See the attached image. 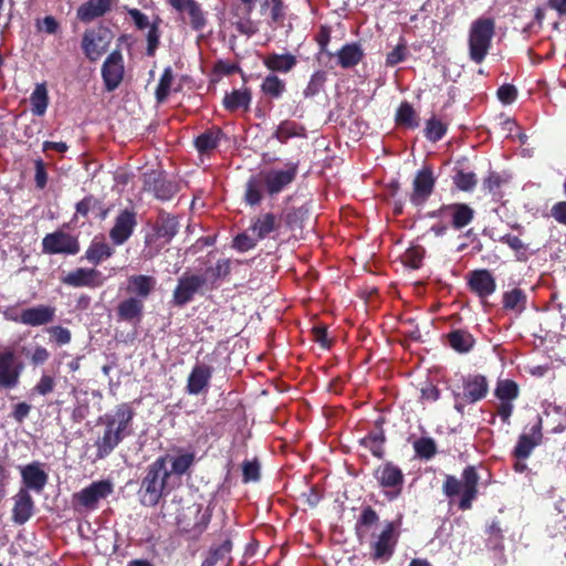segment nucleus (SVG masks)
I'll list each match as a JSON object with an SVG mask.
<instances>
[{
	"instance_id": "42",
	"label": "nucleus",
	"mask_w": 566,
	"mask_h": 566,
	"mask_svg": "<svg viewBox=\"0 0 566 566\" xmlns=\"http://www.w3.org/2000/svg\"><path fill=\"white\" fill-rule=\"evenodd\" d=\"M525 304V294L518 290L514 289L504 294V305L506 308L514 311H522Z\"/></svg>"
},
{
	"instance_id": "59",
	"label": "nucleus",
	"mask_w": 566,
	"mask_h": 566,
	"mask_svg": "<svg viewBox=\"0 0 566 566\" xmlns=\"http://www.w3.org/2000/svg\"><path fill=\"white\" fill-rule=\"evenodd\" d=\"M444 491L448 495H454L462 492V483L453 476H448L444 483Z\"/></svg>"
},
{
	"instance_id": "38",
	"label": "nucleus",
	"mask_w": 566,
	"mask_h": 566,
	"mask_svg": "<svg viewBox=\"0 0 566 566\" xmlns=\"http://www.w3.org/2000/svg\"><path fill=\"white\" fill-rule=\"evenodd\" d=\"M379 481L385 486L398 485L402 481L401 471L396 467L385 465L379 471Z\"/></svg>"
},
{
	"instance_id": "52",
	"label": "nucleus",
	"mask_w": 566,
	"mask_h": 566,
	"mask_svg": "<svg viewBox=\"0 0 566 566\" xmlns=\"http://www.w3.org/2000/svg\"><path fill=\"white\" fill-rule=\"evenodd\" d=\"M86 395V392H76L75 395L77 406L74 408L73 417L77 421L83 420L87 416Z\"/></svg>"
},
{
	"instance_id": "35",
	"label": "nucleus",
	"mask_w": 566,
	"mask_h": 566,
	"mask_svg": "<svg viewBox=\"0 0 566 566\" xmlns=\"http://www.w3.org/2000/svg\"><path fill=\"white\" fill-rule=\"evenodd\" d=\"M143 303L136 298H128L122 302L118 306V315L123 319L130 321L140 315Z\"/></svg>"
},
{
	"instance_id": "50",
	"label": "nucleus",
	"mask_w": 566,
	"mask_h": 566,
	"mask_svg": "<svg viewBox=\"0 0 566 566\" xmlns=\"http://www.w3.org/2000/svg\"><path fill=\"white\" fill-rule=\"evenodd\" d=\"M258 239L256 237L253 235V233L250 235V234H239L235 239H234V248L238 249L239 251H248L252 248L255 247V243H256Z\"/></svg>"
},
{
	"instance_id": "30",
	"label": "nucleus",
	"mask_w": 566,
	"mask_h": 566,
	"mask_svg": "<svg viewBox=\"0 0 566 566\" xmlns=\"http://www.w3.org/2000/svg\"><path fill=\"white\" fill-rule=\"evenodd\" d=\"M275 229V218L273 214L266 213L256 219L251 227V231L258 240L265 238Z\"/></svg>"
},
{
	"instance_id": "19",
	"label": "nucleus",
	"mask_w": 566,
	"mask_h": 566,
	"mask_svg": "<svg viewBox=\"0 0 566 566\" xmlns=\"http://www.w3.org/2000/svg\"><path fill=\"white\" fill-rule=\"evenodd\" d=\"M203 282L205 280L202 277L196 275L180 279L174 293L175 302L179 305L187 303L200 289Z\"/></svg>"
},
{
	"instance_id": "2",
	"label": "nucleus",
	"mask_w": 566,
	"mask_h": 566,
	"mask_svg": "<svg viewBox=\"0 0 566 566\" xmlns=\"http://www.w3.org/2000/svg\"><path fill=\"white\" fill-rule=\"evenodd\" d=\"M171 473L166 465V459H158L148 469L140 489L142 503L154 506L169 489Z\"/></svg>"
},
{
	"instance_id": "9",
	"label": "nucleus",
	"mask_w": 566,
	"mask_h": 566,
	"mask_svg": "<svg viewBox=\"0 0 566 566\" xmlns=\"http://www.w3.org/2000/svg\"><path fill=\"white\" fill-rule=\"evenodd\" d=\"M113 492V485L108 481H98L75 494L78 503L87 509H94L98 501L107 497Z\"/></svg>"
},
{
	"instance_id": "14",
	"label": "nucleus",
	"mask_w": 566,
	"mask_h": 566,
	"mask_svg": "<svg viewBox=\"0 0 566 566\" xmlns=\"http://www.w3.org/2000/svg\"><path fill=\"white\" fill-rule=\"evenodd\" d=\"M55 308L40 305L24 310L21 313L20 322L24 325L40 326L53 321Z\"/></svg>"
},
{
	"instance_id": "41",
	"label": "nucleus",
	"mask_w": 566,
	"mask_h": 566,
	"mask_svg": "<svg viewBox=\"0 0 566 566\" xmlns=\"http://www.w3.org/2000/svg\"><path fill=\"white\" fill-rule=\"evenodd\" d=\"M518 389L515 382L503 380L497 384L495 395L500 400L512 401L517 397Z\"/></svg>"
},
{
	"instance_id": "32",
	"label": "nucleus",
	"mask_w": 566,
	"mask_h": 566,
	"mask_svg": "<svg viewBox=\"0 0 566 566\" xmlns=\"http://www.w3.org/2000/svg\"><path fill=\"white\" fill-rule=\"evenodd\" d=\"M222 136L220 129L206 132L196 139V147L200 153L214 149Z\"/></svg>"
},
{
	"instance_id": "45",
	"label": "nucleus",
	"mask_w": 566,
	"mask_h": 566,
	"mask_svg": "<svg viewBox=\"0 0 566 566\" xmlns=\"http://www.w3.org/2000/svg\"><path fill=\"white\" fill-rule=\"evenodd\" d=\"M178 231V221L174 217L161 219L157 233L159 237L170 240Z\"/></svg>"
},
{
	"instance_id": "61",
	"label": "nucleus",
	"mask_w": 566,
	"mask_h": 566,
	"mask_svg": "<svg viewBox=\"0 0 566 566\" xmlns=\"http://www.w3.org/2000/svg\"><path fill=\"white\" fill-rule=\"evenodd\" d=\"M502 241L517 253H521L522 251L525 250L524 243L521 241L520 238L515 235H505L502 238Z\"/></svg>"
},
{
	"instance_id": "20",
	"label": "nucleus",
	"mask_w": 566,
	"mask_h": 566,
	"mask_svg": "<svg viewBox=\"0 0 566 566\" xmlns=\"http://www.w3.org/2000/svg\"><path fill=\"white\" fill-rule=\"evenodd\" d=\"M542 421L538 422L531 429L530 434H522L515 447V455L520 459H526L532 453L533 449L539 443L542 439Z\"/></svg>"
},
{
	"instance_id": "7",
	"label": "nucleus",
	"mask_w": 566,
	"mask_h": 566,
	"mask_svg": "<svg viewBox=\"0 0 566 566\" xmlns=\"http://www.w3.org/2000/svg\"><path fill=\"white\" fill-rule=\"evenodd\" d=\"M102 75L107 91H114L124 76L123 55L118 51L112 52L102 67Z\"/></svg>"
},
{
	"instance_id": "16",
	"label": "nucleus",
	"mask_w": 566,
	"mask_h": 566,
	"mask_svg": "<svg viewBox=\"0 0 566 566\" xmlns=\"http://www.w3.org/2000/svg\"><path fill=\"white\" fill-rule=\"evenodd\" d=\"M113 0H87L77 9V18L83 22H91L111 10Z\"/></svg>"
},
{
	"instance_id": "22",
	"label": "nucleus",
	"mask_w": 566,
	"mask_h": 566,
	"mask_svg": "<svg viewBox=\"0 0 566 566\" xmlns=\"http://www.w3.org/2000/svg\"><path fill=\"white\" fill-rule=\"evenodd\" d=\"M33 513V501L27 490H20L14 496L13 521L24 524Z\"/></svg>"
},
{
	"instance_id": "31",
	"label": "nucleus",
	"mask_w": 566,
	"mask_h": 566,
	"mask_svg": "<svg viewBox=\"0 0 566 566\" xmlns=\"http://www.w3.org/2000/svg\"><path fill=\"white\" fill-rule=\"evenodd\" d=\"M165 459L166 464H170L171 469L169 472L171 473V479H174V475L184 474L193 462V455L191 453H184L177 457H168Z\"/></svg>"
},
{
	"instance_id": "10",
	"label": "nucleus",
	"mask_w": 566,
	"mask_h": 566,
	"mask_svg": "<svg viewBox=\"0 0 566 566\" xmlns=\"http://www.w3.org/2000/svg\"><path fill=\"white\" fill-rule=\"evenodd\" d=\"M145 189L154 192V195L161 200L170 199L177 192V186L167 181L161 172L150 171L145 174Z\"/></svg>"
},
{
	"instance_id": "3",
	"label": "nucleus",
	"mask_w": 566,
	"mask_h": 566,
	"mask_svg": "<svg viewBox=\"0 0 566 566\" xmlns=\"http://www.w3.org/2000/svg\"><path fill=\"white\" fill-rule=\"evenodd\" d=\"M494 22L491 19H479L472 23L469 34L470 56L476 63L485 57L492 36Z\"/></svg>"
},
{
	"instance_id": "11",
	"label": "nucleus",
	"mask_w": 566,
	"mask_h": 566,
	"mask_svg": "<svg viewBox=\"0 0 566 566\" xmlns=\"http://www.w3.org/2000/svg\"><path fill=\"white\" fill-rule=\"evenodd\" d=\"M20 369L12 352L0 354V387L13 388L18 384Z\"/></svg>"
},
{
	"instance_id": "5",
	"label": "nucleus",
	"mask_w": 566,
	"mask_h": 566,
	"mask_svg": "<svg viewBox=\"0 0 566 566\" xmlns=\"http://www.w3.org/2000/svg\"><path fill=\"white\" fill-rule=\"evenodd\" d=\"M210 514L207 509L199 504H192L185 509L179 516V525L186 532L200 534L207 527Z\"/></svg>"
},
{
	"instance_id": "63",
	"label": "nucleus",
	"mask_w": 566,
	"mask_h": 566,
	"mask_svg": "<svg viewBox=\"0 0 566 566\" xmlns=\"http://www.w3.org/2000/svg\"><path fill=\"white\" fill-rule=\"evenodd\" d=\"M30 358L34 364H43L49 358V352L41 346H36L30 354Z\"/></svg>"
},
{
	"instance_id": "6",
	"label": "nucleus",
	"mask_w": 566,
	"mask_h": 566,
	"mask_svg": "<svg viewBox=\"0 0 566 566\" xmlns=\"http://www.w3.org/2000/svg\"><path fill=\"white\" fill-rule=\"evenodd\" d=\"M42 244L43 251L50 254H75L80 250L77 241L70 234L61 231L46 234Z\"/></svg>"
},
{
	"instance_id": "26",
	"label": "nucleus",
	"mask_w": 566,
	"mask_h": 566,
	"mask_svg": "<svg viewBox=\"0 0 566 566\" xmlns=\"http://www.w3.org/2000/svg\"><path fill=\"white\" fill-rule=\"evenodd\" d=\"M251 102V95L248 90H235L231 94L226 95L223 104L227 109L235 111L239 108L247 109Z\"/></svg>"
},
{
	"instance_id": "64",
	"label": "nucleus",
	"mask_w": 566,
	"mask_h": 566,
	"mask_svg": "<svg viewBox=\"0 0 566 566\" xmlns=\"http://www.w3.org/2000/svg\"><path fill=\"white\" fill-rule=\"evenodd\" d=\"M553 217L559 221L566 223V202H558L552 208Z\"/></svg>"
},
{
	"instance_id": "46",
	"label": "nucleus",
	"mask_w": 566,
	"mask_h": 566,
	"mask_svg": "<svg viewBox=\"0 0 566 566\" xmlns=\"http://www.w3.org/2000/svg\"><path fill=\"white\" fill-rule=\"evenodd\" d=\"M186 12H188L190 17V23L193 29L199 30L203 28L206 24V19L200 6L196 1L190 2V6Z\"/></svg>"
},
{
	"instance_id": "56",
	"label": "nucleus",
	"mask_w": 566,
	"mask_h": 566,
	"mask_svg": "<svg viewBox=\"0 0 566 566\" xmlns=\"http://www.w3.org/2000/svg\"><path fill=\"white\" fill-rule=\"evenodd\" d=\"M323 83H324V74L319 73V72L315 73L312 76V78L307 85V88L305 90V94L306 95L316 94L318 92V90L322 87Z\"/></svg>"
},
{
	"instance_id": "1",
	"label": "nucleus",
	"mask_w": 566,
	"mask_h": 566,
	"mask_svg": "<svg viewBox=\"0 0 566 566\" xmlns=\"http://www.w3.org/2000/svg\"><path fill=\"white\" fill-rule=\"evenodd\" d=\"M132 419L133 411L125 405L119 406L113 413L104 416L102 421L106 428L102 438L96 442L97 458H105L124 439Z\"/></svg>"
},
{
	"instance_id": "49",
	"label": "nucleus",
	"mask_w": 566,
	"mask_h": 566,
	"mask_svg": "<svg viewBox=\"0 0 566 566\" xmlns=\"http://www.w3.org/2000/svg\"><path fill=\"white\" fill-rule=\"evenodd\" d=\"M242 471L244 482H255L260 478V465L256 461L244 462Z\"/></svg>"
},
{
	"instance_id": "55",
	"label": "nucleus",
	"mask_w": 566,
	"mask_h": 566,
	"mask_svg": "<svg viewBox=\"0 0 566 566\" xmlns=\"http://www.w3.org/2000/svg\"><path fill=\"white\" fill-rule=\"evenodd\" d=\"M50 334L54 338V340L60 344L64 345L70 343L71 340V333L69 329L61 327V326H54L49 329Z\"/></svg>"
},
{
	"instance_id": "60",
	"label": "nucleus",
	"mask_w": 566,
	"mask_h": 566,
	"mask_svg": "<svg viewBox=\"0 0 566 566\" xmlns=\"http://www.w3.org/2000/svg\"><path fill=\"white\" fill-rule=\"evenodd\" d=\"M406 262L411 266V268H418L419 266V263L421 261V258H422V252L420 250H418L417 248H412V249H409L407 252H406Z\"/></svg>"
},
{
	"instance_id": "51",
	"label": "nucleus",
	"mask_w": 566,
	"mask_h": 566,
	"mask_svg": "<svg viewBox=\"0 0 566 566\" xmlns=\"http://www.w3.org/2000/svg\"><path fill=\"white\" fill-rule=\"evenodd\" d=\"M457 186L462 190H471L476 185V178L471 172H459L455 177Z\"/></svg>"
},
{
	"instance_id": "24",
	"label": "nucleus",
	"mask_w": 566,
	"mask_h": 566,
	"mask_svg": "<svg viewBox=\"0 0 566 566\" xmlns=\"http://www.w3.org/2000/svg\"><path fill=\"white\" fill-rule=\"evenodd\" d=\"M24 484L36 492H40L46 483V474L38 464H30L22 469Z\"/></svg>"
},
{
	"instance_id": "34",
	"label": "nucleus",
	"mask_w": 566,
	"mask_h": 566,
	"mask_svg": "<svg viewBox=\"0 0 566 566\" xmlns=\"http://www.w3.org/2000/svg\"><path fill=\"white\" fill-rule=\"evenodd\" d=\"M449 342L453 349L460 353H465L472 347L474 339L467 332L455 331L449 335Z\"/></svg>"
},
{
	"instance_id": "47",
	"label": "nucleus",
	"mask_w": 566,
	"mask_h": 566,
	"mask_svg": "<svg viewBox=\"0 0 566 566\" xmlns=\"http://www.w3.org/2000/svg\"><path fill=\"white\" fill-rule=\"evenodd\" d=\"M416 452L424 458H430L436 453L434 441L430 438H422L415 442Z\"/></svg>"
},
{
	"instance_id": "43",
	"label": "nucleus",
	"mask_w": 566,
	"mask_h": 566,
	"mask_svg": "<svg viewBox=\"0 0 566 566\" xmlns=\"http://www.w3.org/2000/svg\"><path fill=\"white\" fill-rule=\"evenodd\" d=\"M473 217V211L465 205H458L453 208V226L455 228H463L470 223Z\"/></svg>"
},
{
	"instance_id": "57",
	"label": "nucleus",
	"mask_w": 566,
	"mask_h": 566,
	"mask_svg": "<svg viewBox=\"0 0 566 566\" xmlns=\"http://www.w3.org/2000/svg\"><path fill=\"white\" fill-rule=\"evenodd\" d=\"M406 55V48L403 45H397L391 52L387 54V64L396 65L401 62Z\"/></svg>"
},
{
	"instance_id": "37",
	"label": "nucleus",
	"mask_w": 566,
	"mask_h": 566,
	"mask_svg": "<svg viewBox=\"0 0 566 566\" xmlns=\"http://www.w3.org/2000/svg\"><path fill=\"white\" fill-rule=\"evenodd\" d=\"M112 255V249L104 242H94L86 251V259L92 263H99Z\"/></svg>"
},
{
	"instance_id": "33",
	"label": "nucleus",
	"mask_w": 566,
	"mask_h": 566,
	"mask_svg": "<svg viewBox=\"0 0 566 566\" xmlns=\"http://www.w3.org/2000/svg\"><path fill=\"white\" fill-rule=\"evenodd\" d=\"M33 114L41 116L48 107V91L43 84H38L31 95Z\"/></svg>"
},
{
	"instance_id": "21",
	"label": "nucleus",
	"mask_w": 566,
	"mask_h": 566,
	"mask_svg": "<svg viewBox=\"0 0 566 566\" xmlns=\"http://www.w3.org/2000/svg\"><path fill=\"white\" fill-rule=\"evenodd\" d=\"M462 479V499L460 507L462 510H468L471 507V502L476 495L479 476L474 468L469 467L463 471Z\"/></svg>"
},
{
	"instance_id": "54",
	"label": "nucleus",
	"mask_w": 566,
	"mask_h": 566,
	"mask_svg": "<svg viewBox=\"0 0 566 566\" xmlns=\"http://www.w3.org/2000/svg\"><path fill=\"white\" fill-rule=\"evenodd\" d=\"M384 441L382 434H373L363 439V443L371 450V452L379 457L381 454V443Z\"/></svg>"
},
{
	"instance_id": "15",
	"label": "nucleus",
	"mask_w": 566,
	"mask_h": 566,
	"mask_svg": "<svg viewBox=\"0 0 566 566\" xmlns=\"http://www.w3.org/2000/svg\"><path fill=\"white\" fill-rule=\"evenodd\" d=\"M211 368L206 365H197L187 380V391L190 395H199L206 391L211 378Z\"/></svg>"
},
{
	"instance_id": "39",
	"label": "nucleus",
	"mask_w": 566,
	"mask_h": 566,
	"mask_svg": "<svg viewBox=\"0 0 566 566\" xmlns=\"http://www.w3.org/2000/svg\"><path fill=\"white\" fill-rule=\"evenodd\" d=\"M285 90V84L276 75H268L262 83V91L272 97H280Z\"/></svg>"
},
{
	"instance_id": "44",
	"label": "nucleus",
	"mask_w": 566,
	"mask_h": 566,
	"mask_svg": "<svg viewBox=\"0 0 566 566\" xmlns=\"http://www.w3.org/2000/svg\"><path fill=\"white\" fill-rule=\"evenodd\" d=\"M172 78H174V76H172L171 70L169 67L166 69L159 80V83H158V86L156 90V98L158 102H163L167 97V95L170 91Z\"/></svg>"
},
{
	"instance_id": "62",
	"label": "nucleus",
	"mask_w": 566,
	"mask_h": 566,
	"mask_svg": "<svg viewBox=\"0 0 566 566\" xmlns=\"http://www.w3.org/2000/svg\"><path fill=\"white\" fill-rule=\"evenodd\" d=\"M39 29L49 34H53L57 30V22L53 17H45L41 22H39Z\"/></svg>"
},
{
	"instance_id": "18",
	"label": "nucleus",
	"mask_w": 566,
	"mask_h": 566,
	"mask_svg": "<svg viewBox=\"0 0 566 566\" xmlns=\"http://www.w3.org/2000/svg\"><path fill=\"white\" fill-rule=\"evenodd\" d=\"M433 182L434 180L430 170H420L413 180V192L411 195V201L415 205L422 203L431 193Z\"/></svg>"
},
{
	"instance_id": "28",
	"label": "nucleus",
	"mask_w": 566,
	"mask_h": 566,
	"mask_svg": "<svg viewBox=\"0 0 566 566\" xmlns=\"http://www.w3.org/2000/svg\"><path fill=\"white\" fill-rule=\"evenodd\" d=\"M363 57L360 48L356 44H347L338 52V63L343 67L356 65Z\"/></svg>"
},
{
	"instance_id": "13",
	"label": "nucleus",
	"mask_w": 566,
	"mask_h": 566,
	"mask_svg": "<svg viewBox=\"0 0 566 566\" xmlns=\"http://www.w3.org/2000/svg\"><path fill=\"white\" fill-rule=\"evenodd\" d=\"M63 283L71 286H99L103 283L101 273L94 269H76L63 277Z\"/></svg>"
},
{
	"instance_id": "40",
	"label": "nucleus",
	"mask_w": 566,
	"mask_h": 566,
	"mask_svg": "<svg viewBox=\"0 0 566 566\" xmlns=\"http://www.w3.org/2000/svg\"><path fill=\"white\" fill-rule=\"evenodd\" d=\"M396 120L407 127L417 126L418 122L413 108L408 103H402L396 114Z\"/></svg>"
},
{
	"instance_id": "48",
	"label": "nucleus",
	"mask_w": 566,
	"mask_h": 566,
	"mask_svg": "<svg viewBox=\"0 0 566 566\" xmlns=\"http://www.w3.org/2000/svg\"><path fill=\"white\" fill-rule=\"evenodd\" d=\"M446 133V126L437 119H430L427 123L426 135L431 140L440 139Z\"/></svg>"
},
{
	"instance_id": "36",
	"label": "nucleus",
	"mask_w": 566,
	"mask_h": 566,
	"mask_svg": "<svg viewBox=\"0 0 566 566\" xmlns=\"http://www.w3.org/2000/svg\"><path fill=\"white\" fill-rule=\"evenodd\" d=\"M263 181L260 175L251 177L247 182L245 200L249 205H256L261 201V187Z\"/></svg>"
},
{
	"instance_id": "8",
	"label": "nucleus",
	"mask_w": 566,
	"mask_h": 566,
	"mask_svg": "<svg viewBox=\"0 0 566 566\" xmlns=\"http://www.w3.org/2000/svg\"><path fill=\"white\" fill-rule=\"evenodd\" d=\"M489 391L486 378L481 375H470L463 380V394L453 392L457 400L474 403L483 399Z\"/></svg>"
},
{
	"instance_id": "27",
	"label": "nucleus",
	"mask_w": 566,
	"mask_h": 566,
	"mask_svg": "<svg viewBox=\"0 0 566 566\" xmlns=\"http://www.w3.org/2000/svg\"><path fill=\"white\" fill-rule=\"evenodd\" d=\"M155 285V281L150 276L136 275L128 281V291L142 297H147Z\"/></svg>"
},
{
	"instance_id": "4",
	"label": "nucleus",
	"mask_w": 566,
	"mask_h": 566,
	"mask_svg": "<svg viewBox=\"0 0 566 566\" xmlns=\"http://www.w3.org/2000/svg\"><path fill=\"white\" fill-rule=\"evenodd\" d=\"M112 42V33L104 28L85 31L82 40V49L91 61L98 60L108 49Z\"/></svg>"
},
{
	"instance_id": "12",
	"label": "nucleus",
	"mask_w": 566,
	"mask_h": 566,
	"mask_svg": "<svg viewBox=\"0 0 566 566\" xmlns=\"http://www.w3.org/2000/svg\"><path fill=\"white\" fill-rule=\"evenodd\" d=\"M260 177L266 186L270 195H275L291 184L295 177V168L292 167L286 170H272L265 174H260Z\"/></svg>"
},
{
	"instance_id": "25",
	"label": "nucleus",
	"mask_w": 566,
	"mask_h": 566,
	"mask_svg": "<svg viewBox=\"0 0 566 566\" xmlns=\"http://www.w3.org/2000/svg\"><path fill=\"white\" fill-rule=\"evenodd\" d=\"M392 533L394 528L391 524L386 525L381 531L378 539L374 544V558H387L391 554L392 549Z\"/></svg>"
},
{
	"instance_id": "23",
	"label": "nucleus",
	"mask_w": 566,
	"mask_h": 566,
	"mask_svg": "<svg viewBox=\"0 0 566 566\" xmlns=\"http://www.w3.org/2000/svg\"><path fill=\"white\" fill-rule=\"evenodd\" d=\"M470 286L480 297L489 296L495 291V282L486 270L473 272Z\"/></svg>"
},
{
	"instance_id": "17",
	"label": "nucleus",
	"mask_w": 566,
	"mask_h": 566,
	"mask_svg": "<svg viewBox=\"0 0 566 566\" xmlns=\"http://www.w3.org/2000/svg\"><path fill=\"white\" fill-rule=\"evenodd\" d=\"M135 227V217L132 212L124 210L117 218L111 230V238L116 244L124 243L132 234Z\"/></svg>"
},
{
	"instance_id": "29",
	"label": "nucleus",
	"mask_w": 566,
	"mask_h": 566,
	"mask_svg": "<svg viewBox=\"0 0 566 566\" xmlns=\"http://www.w3.org/2000/svg\"><path fill=\"white\" fill-rule=\"evenodd\" d=\"M296 64V59L292 54H274L266 59L265 65L277 72H289Z\"/></svg>"
},
{
	"instance_id": "53",
	"label": "nucleus",
	"mask_w": 566,
	"mask_h": 566,
	"mask_svg": "<svg viewBox=\"0 0 566 566\" xmlns=\"http://www.w3.org/2000/svg\"><path fill=\"white\" fill-rule=\"evenodd\" d=\"M517 91L513 85H502L497 90V97L504 104H511L515 101Z\"/></svg>"
},
{
	"instance_id": "58",
	"label": "nucleus",
	"mask_w": 566,
	"mask_h": 566,
	"mask_svg": "<svg viewBox=\"0 0 566 566\" xmlns=\"http://www.w3.org/2000/svg\"><path fill=\"white\" fill-rule=\"evenodd\" d=\"M54 381L53 378L50 376H42L38 385L35 386V390L40 395H46L53 390Z\"/></svg>"
}]
</instances>
